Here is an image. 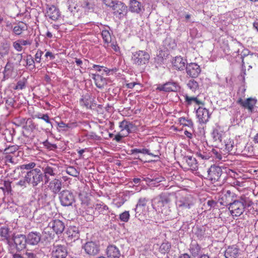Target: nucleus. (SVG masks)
<instances>
[{"label": "nucleus", "mask_w": 258, "mask_h": 258, "mask_svg": "<svg viewBox=\"0 0 258 258\" xmlns=\"http://www.w3.org/2000/svg\"><path fill=\"white\" fill-rule=\"evenodd\" d=\"M252 204L249 198L242 196L234 200L228 209L232 216L238 217L243 214L246 208H249Z\"/></svg>", "instance_id": "obj_1"}, {"label": "nucleus", "mask_w": 258, "mask_h": 258, "mask_svg": "<svg viewBox=\"0 0 258 258\" xmlns=\"http://www.w3.org/2000/svg\"><path fill=\"white\" fill-rule=\"evenodd\" d=\"M177 198L176 204L179 213H183L190 209L195 203L194 198L189 195L181 196Z\"/></svg>", "instance_id": "obj_2"}, {"label": "nucleus", "mask_w": 258, "mask_h": 258, "mask_svg": "<svg viewBox=\"0 0 258 258\" xmlns=\"http://www.w3.org/2000/svg\"><path fill=\"white\" fill-rule=\"evenodd\" d=\"M43 173L39 168L27 171L24 176L27 183L32 185L33 187L36 186L40 183L43 180Z\"/></svg>", "instance_id": "obj_3"}, {"label": "nucleus", "mask_w": 258, "mask_h": 258, "mask_svg": "<svg viewBox=\"0 0 258 258\" xmlns=\"http://www.w3.org/2000/svg\"><path fill=\"white\" fill-rule=\"evenodd\" d=\"M157 200L158 201L156 204L158 208L161 209L162 213L166 216H169L171 211L166 206L170 201L169 195L166 193H162Z\"/></svg>", "instance_id": "obj_4"}, {"label": "nucleus", "mask_w": 258, "mask_h": 258, "mask_svg": "<svg viewBox=\"0 0 258 258\" xmlns=\"http://www.w3.org/2000/svg\"><path fill=\"white\" fill-rule=\"evenodd\" d=\"M58 166L56 164L48 163L42 167L45 180V183H48L50 180V176H55L58 173Z\"/></svg>", "instance_id": "obj_5"}, {"label": "nucleus", "mask_w": 258, "mask_h": 258, "mask_svg": "<svg viewBox=\"0 0 258 258\" xmlns=\"http://www.w3.org/2000/svg\"><path fill=\"white\" fill-rule=\"evenodd\" d=\"M150 59V55L147 52L139 50L134 52L132 56V60L137 65H143L147 63Z\"/></svg>", "instance_id": "obj_6"}, {"label": "nucleus", "mask_w": 258, "mask_h": 258, "mask_svg": "<svg viewBox=\"0 0 258 258\" xmlns=\"http://www.w3.org/2000/svg\"><path fill=\"white\" fill-rule=\"evenodd\" d=\"M59 200L61 205L63 206H70L75 202V196L74 194L69 190H63L59 194Z\"/></svg>", "instance_id": "obj_7"}, {"label": "nucleus", "mask_w": 258, "mask_h": 258, "mask_svg": "<svg viewBox=\"0 0 258 258\" xmlns=\"http://www.w3.org/2000/svg\"><path fill=\"white\" fill-rule=\"evenodd\" d=\"M207 173V178L212 182H215L220 179L222 173V170L220 167L214 165L208 169Z\"/></svg>", "instance_id": "obj_8"}, {"label": "nucleus", "mask_w": 258, "mask_h": 258, "mask_svg": "<svg viewBox=\"0 0 258 258\" xmlns=\"http://www.w3.org/2000/svg\"><path fill=\"white\" fill-rule=\"evenodd\" d=\"M84 248L86 253L90 255L95 256L100 251V244L96 241L87 242L84 245Z\"/></svg>", "instance_id": "obj_9"}, {"label": "nucleus", "mask_w": 258, "mask_h": 258, "mask_svg": "<svg viewBox=\"0 0 258 258\" xmlns=\"http://www.w3.org/2000/svg\"><path fill=\"white\" fill-rule=\"evenodd\" d=\"M119 127L120 129V132L124 134V135L127 136L130 133L136 131V126L127 120L124 119L119 122Z\"/></svg>", "instance_id": "obj_10"}, {"label": "nucleus", "mask_w": 258, "mask_h": 258, "mask_svg": "<svg viewBox=\"0 0 258 258\" xmlns=\"http://www.w3.org/2000/svg\"><path fill=\"white\" fill-rule=\"evenodd\" d=\"M236 199V197L235 195L228 190L222 196L219 200V203L221 205L229 207Z\"/></svg>", "instance_id": "obj_11"}, {"label": "nucleus", "mask_w": 258, "mask_h": 258, "mask_svg": "<svg viewBox=\"0 0 258 258\" xmlns=\"http://www.w3.org/2000/svg\"><path fill=\"white\" fill-rule=\"evenodd\" d=\"M185 69L187 75L191 78H197L201 72L200 67L193 62L187 63Z\"/></svg>", "instance_id": "obj_12"}, {"label": "nucleus", "mask_w": 258, "mask_h": 258, "mask_svg": "<svg viewBox=\"0 0 258 258\" xmlns=\"http://www.w3.org/2000/svg\"><path fill=\"white\" fill-rule=\"evenodd\" d=\"M68 253L67 247L64 245H54L52 254L54 258H66Z\"/></svg>", "instance_id": "obj_13"}, {"label": "nucleus", "mask_w": 258, "mask_h": 258, "mask_svg": "<svg viewBox=\"0 0 258 258\" xmlns=\"http://www.w3.org/2000/svg\"><path fill=\"white\" fill-rule=\"evenodd\" d=\"M14 244L17 251H20L26 247L27 240L25 235H17L14 238Z\"/></svg>", "instance_id": "obj_14"}, {"label": "nucleus", "mask_w": 258, "mask_h": 258, "mask_svg": "<svg viewBox=\"0 0 258 258\" xmlns=\"http://www.w3.org/2000/svg\"><path fill=\"white\" fill-rule=\"evenodd\" d=\"M197 116L201 123H205L208 121L210 114L209 110L202 107H199L197 110Z\"/></svg>", "instance_id": "obj_15"}, {"label": "nucleus", "mask_w": 258, "mask_h": 258, "mask_svg": "<svg viewBox=\"0 0 258 258\" xmlns=\"http://www.w3.org/2000/svg\"><path fill=\"white\" fill-rule=\"evenodd\" d=\"M240 254V249L236 245L229 246L224 252L225 258H238Z\"/></svg>", "instance_id": "obj_16"}, {"label": "nucleus", "mask_w": 258, "mask_h": 258, "mask_svg": "<svg viewBox=\"0 0 258 258\" xmlns=\"http://www.w3.org/2000/svg\"><path fill=\"white\" fill-rule=\"evenodd\" d=\"M24 255L25 258H43L45 255L44 251L38 247L34 249H27Z\"/></svg>", "instance_id": "obj_17"}, {"label": "nucleus", "mask_w": 258, "mask_h": 258, "mask_svg": "<svg viewBox=\"0 0 258 258\" xmlns=\"http://www.w3.org/2000/svg\"><path fill=\"white\" fill-rule=\"evenodd\" d=\"M113 13L116 17L121 18L126 12V6L120 2H117L112 7Z\"/></svg>", "instance_id": "obj_18"}, {"label": "nucleus", "mask_w": 258, "mask_h": 258, "mask_svg": "<svg viewBox=\"0 0 258 258\" xmlns=\"http://www.w3.org/2000/svg\"><path fill=\"white\" fill-rule=\"evenodd\" d=\"M49 226L51 227L56 234H61L64 230L65 226L64 223L60 220L56 219L51 221L49 223Z\"/></svg>", "instance_id": "obj_19"}, {"label": "nucleus", "mask_w": 258, "mask_h": 258, "mask_svg": "<svg viewBox=\"0 0 258 258\" xmlns=\"http://www.w3.org/2000/svg\"><path fill=\"white\" fill-rule=\"evenodd\" d=\"M182 162L187 166V168L191 170L196 171L198 169V162L196 158L191 156H186L183 157Z\"/></svg>", "instance_id": "obj_20"}, {"label": "nucleus", "mask_w": 258, "mask_h": 258, "mask_svg": "<svg viewBox=\"0 0 258 258\" xmlns=\"http://www.w3.org/2000/svg\"><path fill=\"white\" fill-rule=\"evenodd\" d=\"M165 92H176L180 89L178 84L174 82H168L157 88Z\"/></svg>", "instance_id": "obj_21"}, {"label": "nucleus", "mask_w": 258, "mask_h": 258, "mask_svg": "<svg viewBox=\"0 0 258 258\" xmlns=\"http://www.w3.org/2000/svg\"><path fill=\"white\" fill-rule=\"evenodd\" d=\"M237 103L245 108H247L250 112H252L253 107L256 103V100L252 98H247L245 100L240 98Z\"/></svg>", "instance_id": "obj_22"}, {"label": "nucleus", "mask_w": 258, "mask_h": 258, "mask_svg": "<svg viewBox=\"0 0 258 258\" xmlns=\"http://www.w3.org/2000/svg\"><path fill=\"white\" fill-rule=\"evenodd\" d=\"M212 136L215 145L218 148L222 149L223 148L222 143V133L218 129L215 128L212 133Z\"/></svg>", "instance_id": "obj_23"}, {"label": "nucleus", "mask_w": 258, "mask_h": 258, "mask_svg": "<svg viewBox=\"0 0 258 258\" xmlns=\"http://www.w3.org/2000/svg\"><path fill=\"white\" fill-rule=\"evenodd\" d=\"M108 258H119L121 254L118 248L114 245H109L106 250Z\"/></svg>", "instance_id": "obj_24"}, {"label": "nucleus", "mask_w": 258, "mask_h": 258, "mask_svg": "<svg viewBox=\"0 0 258 258\" xmlns=\"http://www.w3.org/2000/svg\"><path fill=\"white\" fill-rule=\"evenodd\" d=\"M26 239L28 244L37 245L41 240V234L39 232H31L28 234Z\"/></svg>", "instance_id": "obj_25"}, {"label": "nucleus", "mask_w": 258, "mask_h": 258, "mask_svg": "<svg viewBox=\"0 0 258 258\" xmlns=\"http://www.w3.org/2000/svg\"><path fill=\"white\" fill-rule=\"evenodd\" d=\"M61 185V181L59 179L54 178L49 182L48 187L53 194H56L60 192Z\"/></svg>", "instance_id": "obj_26"}, {"label": "nucleus", "mask_w": 258, "mask_h": 258, "mask_svg": "<svg viewBox=\"0 0 258 258\" xmlns=\"http://www.w3.org/2000/svg\"><path fill=\"white\" fill-rule=\"evenodd\" d=\"M173 65L175 69L177 70H183L186 63V60L181 56H176L172 61Z\"/></svg>", "instance_id": "obj_27"}, {"label": "nucleus", "mask_w": 258, "mask_h": 258, "mask_svg": "<svg viewBox=\"0 0 258 258\" xmlns=\"http://www.w3.org/2000/svg\"><path fill=\"white\" fill-rule=\"evenodd\" d=\"M143 7L142 4L137 0H130L129 10L133 13H139L142 11Z\"/></svg>", "instance_id": "obj_28"}, {"label": "nucleus", "mask_w": 258, "mask_h": 258, "mask_svg": "<svg viewBox=\"0 0 258 258\" xmlns=\"http://www.w3.org/2000/svg\"><path fill=\"white\" fill-rule=\"evenodd\" d=\"M47 16L53 20H56L59 17V12L58 10L54 6L47 8Z\"/></svg>", "instance_id": "obj_29"}, {"label": "nucleus", "mask_w": 258, "mask_h": 258, "mask_svg": "<svg viewBox=\"0 0 258 258\" xmlns=\"http://www.w3.org/2000/svg\"><path fill=\"white\" fill-rule=\"evenodd\" d=\"M11 238V232L9 228L6 226L2 227L0 229V238L2 240L9 241Z\"/></svg>", "instance_id": "obj_30"}, {"label": "nucleus", "mask_w": 258, "mask_h": 258, "mask_svg": "<svg viewBox=\"0 0 258 258\" xmlns=\"http://www.w3.org/2000/svg\"><path fill=\"white\" fill-rule=\"evenodd\" d=\"M149 199L146 198H140L135 209L136 213H141L143 210V208L146 206L147 203Z\"/></svg>", "instance_id": "obj_31"}, {"label": "nucleus", "mask_w": 258, "mask_h": 258, "mask_svg": "<svg viewBox=\"0 0 258 258\" xmlns=\"http://www.w3.org/2000/svg\"><path fill=\"white\" fill-rule=\"evenodd\" d=\"M9 49L10 45L7 42H4L0 43V59L8 54Z\"/></svg>", "instance_id": "obj_32"}, {"label": "nucleus", "mask_w": 258, "mask_h": 258, "mask_svg": "<svg viewBox=\"0 0 258 258\" xmlns=\"http://www.w3.org/2000/svg\"><path fill=\"white\" fill-rule=\"evenodd\" d=\"M201 251V247L197 243H191L190 247V251L194 257L198 256Z\"/></svg>", "instance_id": "obj_33"}, {"label": "nucleus", "mask_w": 258, "mask_h": 258, "mask_svg": "<svg viewBox=\"0 0 258 258\" xmlns=\"http://www.w3.org/2000/svg\"><path fill=\"white\" fill-rule=\"evenodd\" d=\"M184 96L185 101L188 105H191L192 102H195L198 105L204 104L203 102L202 101L199 100L197 97H190L187 94H185Z\"/></svg>", "instance_id": "obj_34"}, {"label": "nucleus", "mask_w": 258, "mask_h": 258, "mask_svg": "<svg viewBox=\"0 0 258 258\" xmlns=\"http://www.w3.org/2000/svg\"><path fill=\"white\" fill-rule=\"evenodd\" d=\"M23 120L25 123L23 128L26 130L33 131L35 128V124L31 119H26V118H23Z\"/></svg>", "instance_id": "obj_35"}, {"label": "nucleus", "mask_w": 258, "mask_h": 258, "mask_svg": "<svg viewBox=\"0 0 258 258\" xmlns=\"http://www.w3.org/2000/svg\"><path fill=\"white\" fill-rule=\"evenodd\" d=\"M27 27L24 23H19L18 25L15 26L13 28V31L16 35H20L23 31L26 30Z\"/></svg>", "instance_id": "obj_36"}, {"label": "nucleus", "mask_w": 258, "mask_h": 258, "mask_svg": "<svg viewBox=\"0 0 258 258\" xmlns=\"http://www.w3.org/2000/svg\"><path fill=\"white\" fill-rule=\"evenodd\" d=\"M187 86L191 91L194 93L199 88V83L194 79L190 80L188 82Z\"/></svg>", "instance_id": "obj_37"}, {"label": "nucleus", "mask_w": 258, "mask_h": 258, "mask_svg": "<svg viewBox=\"0 0 258 258\" xmlns=\"http://www.w3.org/2000/svg\"><path fill=\"white\" fill-rule=\"evenodd\" d=\"M101 35L104 43L108 45L111 41V37L109 31L107 30H103L101 32Z\"/></svg>", "instance_id": "obj_38"}, {"label": "nucleus", "mask_w": 258, "mask_h": 258, "mask_svg": "<svg viewBox=\"0 0 258 258\" xmlns=\"http://www.w3.org/2000/svg\"><path fill=\"white\" fill-rule=\"evenodd\" d=\"M223 148L222 149H225L226 151L230 152L232 150L234 147L233 141L230 139L225 140L224 141V144H223Z\"/></svg>", "instance_id": "obj_39"}, {"label": "nucleus", "mask_w": 258, "mask_h": 258, "mask_svg": "<svg viewBox=\"0 0 258 258\" xmlns=\"http://www.w3.org/2000/svg\"><path fill=\"white\" fill-rule=\"evenodd\" d=\"M36 164L35 163L31 162L28 164H24L20 166L21 170H26L28 171H31V170L35 169Z\"/></svg>", "instance_id": "obj_40"}, {"label": "nucleus", "mask_w": 258, "mask_h": 258, "mask_svg": "<svg viewBox=\"0 0 258 258\" xmlns=\"http://www.w3.org/2000/svg\"><path fill=\"white\" fill-rule=\"evenodd\" d=\"M66 172L68 174L74 177H78L80 174L79 171L73 166L67 167Z\"/></svg>", "instance_id": "obj_41"}, {"label": "nucleus", "mask_w": 258, "mask_h": 258, "mask_svg": "<svg viewBox=\"0 0 258 258\" xmlns=\"http://www.w3.org/2000/svg\"><path fill=\"white\" fill-rule=\"evenodd\" d=\"M19 149V147L17 145H13L6 148L4 151L5 154H14Z\"/></svg>", "instance_id": "obj_42"}, {"label": "nucleus", "mask_w": 258, "mask_h": 258, "mask_svg": "<svg viewBox=\"0 0 258 258\" xmlns=\"http://www.w3.org/2000/svg\"><path fill=\"white\" fill-rule=\"evenodd\" d=\"M170 247L171 245L168 242H163L159 247V251L162 253H165L169 251Z\"/></svg>", "instance_id": "obj_43"}, {"label": "nucleus", "mask_w": 258, "mask_h": 258, "mask_svg": "<svg viewBox=\"0 0 258 258\" xmlns=\"http://www.w3.org/2000/svg\"><path fill=\"white\" fill-rule=\"evenodd\" d=\"M82 7L88 12H92L93 11L94 5L88 1H84L82 4Z\"/></svg>", "instance_id": "obj_44"}, {"label": "nucleus", "mask_w": 258, "mask_h": 258, "mask_svg": "<svg viewBox=\"0 0 258 258\" xmlns=\"http://www.w3.org/2000/svg\"><path fill=\"white\" fill-rule=\"evenodd\" d=\"M108 209V207L104 204H97L95 206V210L98 211L100 213H103L107 211Z\"/></svg>", "instance_id": "obj_45"}, {"label": "nucleus", "mask_w": 258, "mask_h": 258, "mask_svg": "<svg viewBox=\"0 0 258 258\" xmlns=\"http://www.w3.org/2000/svg\"><path fill=\"white\" fill-rule=\"evenodd\" d=\"M130 214L128 211H125L119 215L120 220L124 222H127L130 219Z\"/></svg>", "instance_id": "obj_46"}, {"label": "nucleus", "mask_w": 258, "mask_h": 258, "mask_svg": "<svg viewBox=\"0 0 258 258\" xmlns=\"http://www.w3.org/2000/svg\"><path fill=\"white\" fill-rule=\"evenodd\" d=\"M52 229L51 227H49V224L48 226L45 228L43 231V234L45 235V236L46 238H52L53 234L52 232L50 231V230Z\"/></svg>", "instance_id": "obj_47"}, {"label": "nucleus", "mask_w": 258, "mask_h": 258, "mask_svg": "<svg viewBox=\"0 0 258 258\" xmlns=\"http://www.w3.org/2000/svg\"><path fill=\"white\" fill-rule=\"evenodd\" d=\"M89 96L85 95L83 96V98L80 100L82 105L84 106L87 108H88L89 106H90V101L89 100Z\"/></svg>", "instance_id": "obj_48"}, {"label": "nucleus", "mask_w": 258, "mask_h": 258, "mask_svg": "<svg viewBox=\"0 0 258 258\" xmlns=\"http://www.w3.org/2000/svg\"><path fill=\"white\" fill-rule=\"evenodd\" d=\"M43 145L49 150H54L57 148L55 144L49 143L47 140L43 142Z\"/></svg>", "instance_id": "obj_49"}, {"label": "nucleus", "mask_w": 258, "mask_h": 258, "mask_svg": "<svg viewBox=\"0 0 258 258\" xmlns=\"http://www.w3.org/2000/svg\"><path fill=\"white\" fill-rule=\"evenodd\" d=\"M57 125L62 131H68V130L71 128V125L69 124H66L63 121H61L57 123Z\"/></svg>", "instance_id": "obj_50"}, {"label": "nucleus", "mask_w": 258, "mask_h": 258, "mask_svg": "<svg viewBox=\"0 0 258 258\" xmlns=\"http://www.w3.org/2000/svg\"><path fill=\"white\" fill-rule=\"evenodd\" d=\"M47 197V190L45 189H43V191H41V192L38 195V200L39 201L45 200Z\"/></svg>", "instance_id": "obj_51"}, {"label": "nucleus", "mask_w": 258, "mask_h": 258, "mask_svg": "<svg viewBox=\"0 0 258 258\" xmlns=\"http://www.w3.org/2000/svg\"><path fill=\"white\" fill-rule=\"evenodd\" d=\"M13 46L18 51H21L23 49V47L19 40L14 42L13 43Z\"/></svg>", "instance_id": "obj_52"}, {"label": "nucleus", "mask_w": 258, "mask_h": 258, "mask_svg": "<svg viewBox=\"0 0 258 258\" xmlns=\"http://www.w3.org/2000/svg\"><path fill=\"white\" fill-rule=\"evenodd\" d=\"M43 52L41 50H37L35 55V60L36 62L39 63L41 61V57Z\"/></svg>", "instance_id": "obj_53"}, {"label": "nucleus", "mask_w": 258, "mask_h": 258, "mask_svg": "<svg viewBox=\"0 0 258 258\" xmlns=\"http://www.w3.org/2000/svg\"><path fill=\"white\" fill-rule=\"evenodd\" d=\"M14 66L12 63L10 62V60H9L7 62L5 67V70H4V73L7 71H12L13 69Z\"/></svg>", "instance_id": "obj_54"}, {"label": "nucleus", "mask_w": 258, "mask_h": 258, "mask_svg": "<svg viewBox=\"0 0 258 258\" xmlns=\"http://www.w3.org/2000/svg\"><path fill=\"white\" fill-rule=\"evenodd\" d=\"M126 137V136L124 135V134L119 132L115 136L114 140H115L116 142H119L121 141L122 138Z\"/></svg>", "instance_id": "obj_55"}, {"label": "nucleus", "mask_w": 258, "mask_h": 258, "mask_svg": "<svg viewBox=\"0 0 258 258\" xmlns=\"http://www.w3.org/2000/svg\"><path fill=\"white\" fill-rule=\"evenodd\" d=\"M11 183V182L9 181H4V186L5 187V190L8 192H10L12 190Z\"/></svg>", "instance_id": "obj_56"}, {"label": "nucleus", "mask_w": 258, "mask_h": 258, "mask_svg": "<svg viewBox=\"0 0 258 258\" xmlns=\"http://www.w3.org/2000/svg\"><path fill=\"white\" fill-rule=\"evenodd\" d=\"M249 54V51H248V50L246 49V50H244L243 51H242V54H241V58L242 59V66L243 67L244 65V58L245 57V56H247V55H248Z\"/></svg>", "instance_id": "obj_57"}, {"label": "nucleus", "mask_w": 258, "mask_h": 258, "mask_svg": "<svg viewBox=\"0 0 258 258\" xmlns=\"http://www.w3.org/2000/svg\"><path fill=\"white\" fill-rule=\"evenodd\" d=\"M103 2L107 6L111 8L117 1L116 0H103Z\"/></svg>", "instance_id": "obj_58"}, {"label": "nucleus", "mask_w": 258, "mask_h": 258, "mask_svg": "<svg viewBox=\"0 0 258 258\" xmlns=\"http://www.w3.org/2000/svg\"><path fill=\"white\" fill-rule=\"evenodd\" d=\"M197 154L199 157L204 160H208L210 157V156L208 154L205 153H202L201 152H197Z\"/></svg>", "instance_id": "obj_59"}, {"label": "nucleus", "mask_w": 258, "mask_h": 258, "mask_svg": "<svg viewBox=\"0 0 258 258\" xmlns=\"http://www.w3.org/2000/svg\"><path fill=\"white\" fill-rule=\"evenodd\" d=\"M25 83L23 81H20L17 83V85L15 87V89L22 90L25 87Z\"/></svg>", "instance_id": "obj_60"}, {"label": "nucleus", "mask_w": 258, "mask_h": 258, "mask_svg": "<svg viewBox=\"0 0 258 258\" xmlns=\"http://www.w3.org/2000/svg\"><path fill=\"white\" fill-rule=\"evenodd\" d=\"M5 162L6 163H14V159L10 154H6L5 157Z\"/></svg>", "instance_id": "obj_61"}, {"label": "nucleus", "mask_w": 258, "mask_h": 258, "mask_svg": "<svg viewBox=\"0 0 258 258\" xmlns=\"http://www.w3.org/2000/svg\"><path fill=\"white\" fill-rule=\"evenodd\" d=\"M42 119H43L44 121H45L46 122V123H47L48 125H49V126L51 127H52V122H51L49 117L47 114H44V116H43V118Z\"/></svg>", "instance_id": "obj_62"}, {"label": "nucleus", "mask_w": 258, "mask_h": 258, "mask_svg": "<svg viewBox=\"0 0 258 258\" xmlns=\"http://www.w3.org/2000/svg\"><path fill=\"white\" fill-rule=\"evenodd\" d=\"M164 180V178L162 176L153 178L152 185H155L156 183L161 182Z\"/></svg>", "instance_id": "obj_63"}, {"label": "nucleus", "mask_w": 258, "mask_h": 258, "mask_svg": "<svg viewBox=\"0 0 258 258\" xmlns=\"http://www.w3.org/2000/svg\"><path fill=\"white\" fill-rule=\"evenodd\" d=\"M34 63V59H33V58L32 57V56L31 55H29V56L26 59L27 65L28 66L33 65L34 66V65H33Z\"/></svg>", "instance_id": "obj_64"}]
</instances>
